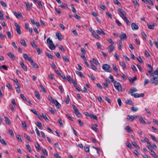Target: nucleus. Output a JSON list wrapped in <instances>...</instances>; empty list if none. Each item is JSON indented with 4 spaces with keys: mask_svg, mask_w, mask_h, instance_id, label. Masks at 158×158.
<instances>
[{
    "mask_svg": "<svg viewBox=\"0 0 158 158\" xmlns=\"http://www.w3.org/2000/svg\"><path fill=\"white\" fill-rule=\"evenodd\" d=\"M126 145L130 149H131L132 148V146L129 141L127 142L126 143Z\"/></svg>",
    "mask_w": 158,
    "mask_h": 158,
    "instance_id": "72a5a7b5",
    "label": "nucleus"
},
{
    "mask_svg": "<svg viewBox=\"0 0 158 158\" xmlns=\"http://www.w3.org/2000/svg\"><path fill=\"white\" fill-rule=\"evenodd\" d=\"M53 103H54L56 106L58 108H60L61 107L60 104L56 100H55V101Z\"/></svg>",
    "mask_w": 158,
    "mask_h": 158,
    "instance_id": "6ab92c4d",
    "label": "nucleus"
},
{
    "mask_svg": "<svg viewBox=\"0 0 158 158\" xmlns=\"http://www.w3.org/2000/svg\"><path fill=\"white\" fill-rule=\"evenodd\" d=\"M14 15H15L17 18H18L19 17H20L22 18L23 17V15L20 13L19 14H18L16 12H14Z\"/></svg>",
    "mask_w": 158,
    "mask_h": 158,
    "instance_id": "b1692460",
    "label": "nucleus"
},
{
    "mask_svg": "<svg viewBox=\"0 0 158 158\" xmlns=\"http://www.w3.org/2000/svg\"><path fill=\"white\" fill-rule=\"evenodd\" d=\"M40 88H41L42 91L44 93H46V90L44 88L42 85L41 84H40Z\"/></svg>",
    "mask_w": 158,
    "mask_h": 158,
    "instance_id": "c9c22d12",
    "label": "nucleus"
},
{
    "mask_svg": "<svg viewBox=\"0 0 158 158\" xmlns=\"http://www.w3.org/2000/svg\"><path fill=\"white\" fill-rule=\"evenodd\" d=\"M35 97L39 99H40V94L38 91H36L35 92Z\"/></svg>",
    "mask_w": 158,
    "mask_h": 158,
    "instance_id": "4be33fe9",
    "label": "nucleus"
},
{
    "mask_svg": "<svg viewBox=\"0 0 158 158\" xmlns=\"http://www.w3.org/2000/svg\"><path fill=\"white\" fill-rule=\"evenodd\" d=\"M23 56L25 60H28L30 62H33V60L31 57L28 56L27 54L23 53Z\"/></svg>",
    "mask_w": 158,
    "mask_h": 158,
    "instance_id": "39448f33",
    "label": "nucleus"
},
{
    "mask_svg": "<svg viewBox=\"0 0 158 158\" xmlns=\"http://www.w3.org/2000/svg\"><path fill=\"white\" fill-rule=\"evenodd\" d=\"M151 82L155 85L158 84V77H153L150 80Z\"/></svg>",
    "mask_w": 158,
    "mask_h": 158,
    "instance_id": "20e7f679",
    "label": "nucleus"
},
{
    "mask_svg": "<svg viewBox=\"0 0 158 158\" xmlns=\"http://www.w3.org/2000/svg\"><path fill=\"white\" fill-rule=\"evenodd\" d=\"M16 138H17V139L19 141H20L21 142H22V140L21 138V137H20V135H17L16 136Z\"/></svg>",
    "mask_w": 158,
    "mask_h": 158,
    "instance_id": "13d9d810",
    "label": "nucleus"
},
{
    "mask_svg": "<svg viewBox=\"0 0 158 158\" xmlns=\"http://www.w3.org/2000/svg\"><path fill=\"white\" fill-rule=\"evenodd\" d=\"M19 64L22 68L24 70V71H27V69L26 66L25 65L24 63L23 62L20 61L19 63Z\"/></svg>",
    "mask_w": 158,
    "mask_h": 158,
    "instance_id": "ddd939ff",
    "label": "nucleus"
},
{
    "mask_svg": "<svg viewBox=\"0 0 158 158\" xmlns=\"http://www.w3.org/2000/svg\"><path fill=\"white\" fill-rule=\"evenodd\" d=\"M136 77H135L133 78H131L129 79L131 83H133L134 81L136 80Z\"/></svg>",
    "mask_w": 158,
    "mask_h": 158,
    "instance_id": "338daca9",
    "label": "nucleus"
},
{
    "mask_svg": "<svg viewBox=\"0 0 158 158\" xmlns=\"http://www.w3.org/2000/svg\"><path fill=\"white\" fill-rule=\"evenodd\" d=\"M132 144L133 145V146L136 149H139L140 148V147L139 146H138L136 144V143L135 141L132 142Z\"/></svg>",
    "mask_w": 158,
    "mask_h": 158,
    "instance_id": "aec40b11",
    "label": "nucleus"
},
{
    "mask_svg": "<svg viewBox=\"0 0 158 158\" xmlns=\"http://www.w3.org/2000/svg\"><path fill=\"white\" fill-rule=\"evenodd\" d=\"M21 98L24 101H26L27 99L24 97L23 94H21L20 95Z\"/></svg>",
    "mask_w": 158,
    "mask_h": 158,
    "instance_id": "e2e57ef3",
    "label": "nucleus"
},
{
    "mask_svg": "<svg viewBox=\"0 0 158 158\" xmlns=\"http://www.w3.org/2000/svg\"><path fill=\"white\" fill-rule=\"evenodd\" d=\"M15 88L16 89V92L19 94L20 93V85L17 86V87H15Z\"/></svg>",
    "mask_w": 158,
    "mask_h": 158,
    "instance_id": "a18cd8bd",
    "label": "nucleus"
},
{
    "mask_svg": "<svg viewBox=\"0 0 158 158\" xmlns=\"http://www.w3.org/2000/svg\"><path fill=\"white\" fill-rule=\"evenodd\" d=\"M37 4H38V7L39 9H42L43 8V6L42 5V4H41V1H38L37 2Z\"/></svg>",
    "mask_w": 158,
    "mask_h": 158,
    "instance_id": "2f4dec72",
    "label": "nucleus"
},
{
    "mask_svg": "<svg viewBox=\"0 0 158 158\" xmlns=\"http://www.w3.org/2000/svg\"><path fill=\"white\" fill-rule=\"evenodd\" d=\"M24 4H25L26 6L27 9L28 10H29L31 8V7L30 6V4L27 2H25Z\"/></svg>",
    "mask_w": 158,
    "mask_h": 158,
    "instance_id": "393cba45",
    "label": "nucleus"
},
{
    "mask_svg": "<svg viewBox=\"0 0 158 158\" xmlns=\"http://www.w3.org/2000/svg\"><path fill=\"white\" fill-rule=\"evenodd\" d=\"M131 95L132 96H133L135 98L143 97L144 96V94L143 93H141L140 94H139L138 93H136L131 94Z\"/></svg>",
    "mask_w": 158,
    "mask_h": 158,
    "instance_id": "6e6552de",
    "label": "nucleus"
},
{
    "mask_svg": "<svg viewBox=\"0 0 158 158\" xmlns=\"http://www.w3.org/2000/svg\"><path fill=\"white\" fill-rule=\"evenodd\" d=\"M47 42V43L49 45L50 44H52L53 43L52 41V40H51L49 38H48Z\"/></svg>",
    "mask_w": 158,
    "mask_h": 158,
    "instance_id": "c03bdc74",
    "label": "nucleus"
},
{
    "mask_svg": "<svg viewBox=\"0 0 158 158\" xmlns=\"http://www.w3.org/2000/svg\"><path fill=\"white\" fill-rule=\"evenodd\" d=\"M26 146L27 148V150H28V151L30 152H31V148L29 144H28L26 143Z\"/></svg>",
    "mask_w": 158,
    "mask_h": 158,
    "instance_id": "f704fd0d",
    "label": "nucleus"
},
{
    "mask_svg": "<svg viewBox=\"0 0 158 158\" xmlns=\"http://www.w3.org/2000/svg\"><path fill=\"white\" fill-rule=\"evenodd\" d=\"M31 44L32 46L36 48H37V45L33 41H31Z\"/></svg>",
    "mask_w": 158,
    "mask_h": 158,
    "instance_id": "37998d69",
    "label": "nucleus"
},
{
    "mask_svg": "<svg viewBox=\"0 0 158 158\" xmlns=\"http://www.w3.org/2000/svg\"><path fill=\"white\" fill-rule=\"evenodd\" d=\"M120 39V41L125 40L127 38L126 34L125 33H122L119 36Z\"/></svg>",
    "mask_w": 158,
    "mask_h": 158,
    "instance_id": "0eeeda50",
    "label": "nucleus"
},
{
    "mask_svg": "<svg viewBox=\"0 0 158 158\" xmlns=\"http://www.w3.org/2000/svg\"><path fill=\"white\" fill-rule=\"evenodd\" d=\"M0 2L1 4L2 5V6H3V7H7V6L6 4L4 2H3L2 1H1Z\"/></svg>",
    "mask_w": 158,
    "mask_h": 158,
    "instance_id": "bf43d9fd",
    "label": "nucleus"
},
{
    "mask_svg": "<svg viewBox=\"0 0 158 158\" xmlns=\"http://www.w3.org/2000/svg\"><path fill=\"white\" fill-rule=\"evenodd\" d=\"M125 130L128 133H130L132 132V130L131 127L129 125L127 126L124 128Z\"/></svg>",
    "mask_w": 158,
    "mask_h": 158,
    "instance_id": "f8f14e48",
    "label": "nucleus"
},
{
    "mask_svg": "<svg viewBox=\"0 0 158 158\" xmlns=\"http://www.w3.org/2000/svg\"><path fill=\"white\" fill-rule=\"evenodd\" d=\"M155 25L156 26V24H148V28L149 29H153L154 28V25Z\"/></svg>",
    "mask_w": 158,
    "mask_h": 158,
    "instance_id": "cd10ccee",
    "label": "nucleus"
},
{
    "mask_svg": "<svg viewBox=\"0 0 158 158\" xmlns=\"http://www.w3.org/2000/svg\"><path fill=\"white\" fill-rule=\"evenodd\" d=\"M102 69L107 72H111V68L110 65L106 64H103L102 66Z\"/></svg>",
    "mask_w": 158,
    "mask_h": 158,
    "instance_id": "f257e3e1",
    "label": "nucleus"
},
{
    "mask_svg": "<svg viewBox=\"0 0 158 158\" xmlns=\"http://www.w3.org/2000/svg\"><path fill=\"white\" fill-rule=\"evenodd\" d=\"M56 36L59 40H61L62 39V38H61V35L60 33H56Z\"/></svg>",
    "mask_w": 158,
    "mask_h": 158,
    "instance_id": "bb28decb",
    "label": "nucleus"
},
{
    "mask_svg": "<svg viewBox=\"0 0 158 158\" xmlns=\"http://www.w3.org/2000/svg\"><path fill=\"white\" fill-rule=\"evenodd\" d=\"M90 117L96 120L97 119V117L96 115H95L93 114H90Z\"/></svg>",
    "mask_w": 158,
    "mask_h": 158,
    "instance_id": "4d7b16f0",
    "label": "nucleus"
},
{
    "mask_svg": "<svg viewBox=\"0 0 158 158\" xmlns=\"http://www.w3.org/2000/svg\"><path fill=\"white\" fill-rule=\"evenodd\" d=\"M99 34V35H101V34H103V35H105V33L102 30H97L96 31Z\"/></svg>",
    "mask_w": 158,
    "mask_h": 158,
    "instance_id": "5701e85b",
    "label": "nucleus"
},
{
    "mask_svg": "<svg viewBox=\"0 0 158 158\" xmlns=\"http://www.w3.org/2000/svg\"><path fill=\"white\" fill-rule=\"evenodd\" d=\"M137 117L138 116L136 115H128L127 117V118L131 121H133L134 119L137 118Z\"/></svg>",
    "mask_w": 158,
    "mask_h": 158,
    "instance_id": "1a4fd4ad",
    "label": "nucleus"
},
{
    "mask_svg": "<svg viewBox=\"0 0 158 158\" xmlns=\"http://www.w3.org/2000/svg\"><path fill=\"white\" fill-rule=\"evenodd\" d=\"M35 146L36 147V148L38 149V150H40L41 149V147L40 146V145L37 142L35 144Z\"/></svg>",
    "mask_w": 158,
    "mask_h": 158,
    "instance_id": "58836bf2",
    "label": "nucleus"
},
{
    "mask_svg": "<svg viewBox=\"0 0 158 158\" xmlns=\"http://www.w3.org/2000/svg\"><path fill=\"white\" fill-rule=\"evenodd\" d=\"M7 55L11 58L12 60H14L15 58V55L10 52H9L7 53Z\"/></svg>",
    "mask_w": 158,
    "mask_h": 158,
    "instance_id": "dca6fc26",
    "label": "nucleus"
},
{
    "mask_svg": "<svg viewBox=\"0 0 158 158\" xmlns=\"http://www.w3.org/2000/svg\"><path fill=\"white\" fill-rule=\"evenodd\" d=\"M118 48L119 50H121L122 48H123V44L121 41L118 44Z\"/></svg>",
    "mask_w": 158,
    "mask_h": 158,
    "instance_id": "412c9836",
    "label": "nucleus"
},
{
    "mask_svg": "<svg viewBox=\"0 0 158 158\" xmlns=\"http://www.w3.org/2000/svg\"><path fill=\"white\" fill-rule=\"evenodd\" d=\"M8 133L10 135L12 136H14V135L13 133V132L12 130L9 129L8 130Z\"/></svg>",
    "mask_w": 158,
    "mask_h": 158,
    "instance_id": "3c124183",
    "label": "nucleus"
},
{
    "mask_svg": "<svg viewBox=\"0 0 158 158\" xmlns=\"http://www.w3.org/2000/svg\"><path fill=\"white\" fill-rule=\"evenodd\" d=\"M89 77L91 78L93 81H94L95 79V78L92 74H90L88 75Z\"/></svg>",
    "mask_w": 158,
    "mask_h": 158,
    "instance_id": "09e8293b",
    "label": "nucleus"
},
{
    "mask_svg": "<svg viewBox=\"0 0 158 158\" xmlns=\"http://www.w3.org/2000/svg\"><path fill=\"white\" fill-rule=\"evenodd\" d=\"M72 106L73 107V110H74V113L76 114V116H77L78 117H80L81 116V114L79 111L78 109L77 108V107L76 106L73 105H72Z\"/></svg>",
    "mask_w": 158,
    "mask_h": 158,
    "instance_id": "f03ea898",
    "label": "nucleus"
},
{
    "mask_svg": "<svg viewBox=\"0 0 158 158\" xmlns=\"http://www.w3.org/2000/svg\"><path fill=\"white\" fill-rule=\"evenodd\" d=\"M112 67L113 69L116 72H117L118 71V69H117V67L116 65H115L114 64L112 65Z\"/></svg>",
    "mask_w": 158,
    "mask_h": 158,
    "instance_id": "0e129e2a",
    "label": "nucleus"
},
{
    "mask_svg": "<svg viewBox=\"0 0 158 158\" xmlns=\"http://www.w3.org/2000/svg\"><path fill=\"white\" fill-rule=\"evenodd\" d=\"M60 6L62 8H66L68 7L67 5L64 3L60 5Z\"/></svg>",
    "mask_w": 158,
    "mask_h": 158,
    "instance_id": "e433bc0d",
    "label": "nucleus"
},
{
    "mask_svg": "<svg viewBox=\"0 0 158 158\" xmlns=\"http://www.w3.org/2000/svg\"><path fill=\"white\" fill-rule=\"evenodd\" d=\"M76 73L80 76L82 78H84V75L82 74V73L81 72H79L77 71H75Z\"/></svg>",
    "mask_w": 158,
    "mask_h": 158,
    "instance_id": "a211bd4d",
    "label": "nucleus"
},
{
    "mask_svg": "<svg viewBox=\"0 0 158 158\" xmlns=\"http://www.w3.org/2000/svg\"><path fill=\"white\" fill-rule=\"evenodd\" d=\"M20 43L21 44L24 46H26L27 45L26 44L25 42V41L23 39H22L20 40Z\"/></svg>",
    "mask_w": 158,
    "mask_h": 158,
    "instance_id": "7c9ffc66",
    "label": "nucleus"
},
{
    "mask_svg": "<svg viewBox=\"0 0 158 158\" xmlns=\"http://www.w3.org/2000/svg\"><path fill=\"white\" fill-rule=\"evenodd\" d=\"M0 141L1 142V143L3 144H4V145H6L7 144L6 143L3 139H0Z\"/></svg>",
    "mask_w": 158,
    "mask_h": 158,
    "instance_id": "8fccbe9b",
    "label": "nucleus"
},
{
    "mask_svg": "<svg viewBox=\"0 0 158 158\" xmlns=\"http://www.w3.org/2000/svg\"><path fill=\"white\" fill-rule=\"evenodd\" d=\"M15 25L16 27V30L19 35L21 34V31L20 29V26L17 23H15Z\"/></svg>",
    "mask_w": 158,
    "mask_h": 158,
    "instance_id": "423d86ee",
    "label": "nucleus"
},
{
    "mask_svg": "<svg viewBox=\"0 0 158 158\" xmlns=\"http://www.w3.org/2000/svg\"><path fill=\"white\" fill-rule=\"evenodd\" d=\"M123 20L126 22L127 25H129L130 24V22L127 18Z\"/></svg>",
    "mask_w": 158,
    "mask_h": 158,
    "instance_id": "49530a36",
    "label": "nucleus"
},
{
    "mask_svg": "<svg viewBox=\"0 0 158 158\" xmlns=\"http://www.w3.org/2000/svg\"><path fill=\"white\" fill-rule=\"evenodd\" d=\"M5 121L6 123L10 125V122L9 118L6 117H5Z\"/></svg>",
    "mask_w": 158,
    "mask_h": 158,
    "instance_id": "473e14b6",
    "label": "nucleus"
},
{
    "mask_svg": "<svg viewBox=\"0 0 158 158\" xmlns=\"http://www.w3.org/2000/svg\"><path fill=\"white\" fill-rule=\"evenodd\" d=\"M46 55L49 58L51 59H53V56L50 53H46Z\"/></svg>",
    "mask_w": 158,
    "mask_h": 158,
    "instance_id": "603ef678",
    "label": "nucleus"
},
{
    "mask_svg": "<svg viewBox=\"0 0 158 158\" xmlns=\"http://www.w3.org/2000/svg\"><path fill=\"white\" fill-rule=\"evenodd\" d=\"M30 63L31 64V65L33 68H35L36 69H38L39 68V66L37 65V64L36 63L34 62L33 61V62Z\"/></svg>",
    "mask_w": 158,
    "mask_h": 158,
    "instance_id": "4468645a",
    "label": "nucleus"
},
{
    "mask_svg": "<svg viewBox=\"0 0 158 158\" xmlns=\"http://www.w3.org/2000/svg\"><path fill=\"white\" fill-rule=\"evenodd\" d=\"M119 63H120V65L121 66H122L123 68H126V65L124 62L123 61L120 62Z\"/></svg>",
    "mask_w": 158,
    "mask_h": 158,
    "instance_id": "a19ab883",
    "label": "nucleus"
},
{
    "mask_svg": "<svg viewBox=\"0 0 158 158\" xmlns=\"http://www.w3.org/2000/svg\"><path fill=\"white\" fill-rule=\"evenodd\" d=\"M139 120L142 123H143L144 124H146V122L143 119L142 117L141 116H139Z\"/></svg>",
    "mask_w": 158,
    "mask_h": 158,
    "instance_id": "ea45409f",
    "label": "nucleus"
},
{
    "mask_svg": "<svg viewBox=\"0 0 158 158\" xmlns=\"http://www.w3.org/2000/svg\"><path fill=\"white\" fill-rule=\"evenodd\" d=\"M118 11L120 13V15L127 14L126 12L123 9H119L118 10Z\"/></svg>",
    "mask_w": 158,
    "mask_h": 158,
    "instance_id": "f3484780",
    "label": "nucleus"
},
{
    "mask_svg": "<svg viewBox=\"0 0 158 158\" xmlns=\"http://www.w3.org/2000/svg\"><path fill=\"white\" fill-rule=\"evenodd\" d=\"M24 137L27 140H28L29 141L31 142V140L30 139V138L29 136L26 134H24Z\"/></svg>",
    "mask_w": 158,
    "mask_h": 158,
    "instance_id": "c85d7f7f",
    "label": "nucleus"
},
{
    "mask_svg": "<svg viewBox=\"0 0 158 158\" xmlns=\"http://www.w3.org/2000/svg\"><path fill=\"white\" fill-rule=\"evenodd\" d=\"M150 153L155 158L156 157H157V156L156 155V154L155 153V152L154 151H151V152Z\"/></svg>",
    "mask_w": 158,
    "mask_h": 158,
    "instance_id": "6e6d98bb",
    "label": "nucleus"
},
{
    "mask_svg": "<svg viewBox=\"0 0 158 158\" xmlns=\"http://www.w3.org/2000/svg\"><path fill=\"white\" fill-rule=\"evenodd\" d=\"M114 86L115 89L118 91H122V86L119 82H117L116 81L114 83Z\"/></svg>",
    "mask_w": 158,
    "mask_h": 158,
    "instance_id": "7ed1b4c3",
    "label": "nucleus"
},
{
    "mask_svg": "<svg viewBox=\"0 0 158 158\" xmlns=\"http://www.w3.org/2000/svg\"><path fill=\"white\" fill-rule=\"evenodd\" d=\"M131 28L133 30H137L139 29V26L135 23H133L131 24Z\"/></svg>",
    "mask_w": 158,
    "mask_h": 158,
    "instance_id": "9b49d317",
    "label": "nucleus"
},
{
    "mask_svg": "<svg viewBox=\"0 0 158 158\" xmlns=\"http://www.w3.org/2000/svg\"><path fill=\"white\" fill-rule=\"evenodd\" d=\"M90 66L92 69L94 70L95 71L97 70V68L94 65H93V64H91Z\"/></svg>",
    "mask_w": 158,
    "mask_h": 158,
    "instance_id": "864d4df0",
    "label": "nucleus"
},
{
    "mask_svg": "<svg viewBox=\"0 0 158 158\" xmlns=\"http://www.w3.org/2000/svg\"><path fill=\"white\" fill-rule=\"evenodd\" d=\"M66 116L67 118H68L70 121H73L72 118L71 116H70L69 114H66Z\"/></svg>",
    "mask_w": 158,
    "mask_h": 158,
    "instance_id": "69168bd1",
    "label": "nucleus"
},
{
    "mask_svg": "<svg viewBox=\"0 0 158 158\" xmlns=\"http://www.w3.org/2000/svg\"><path fill=\"white\" fill-rule=\"evenodd\" d=\"M149 82V80L148 79L145 78L144 79V85L145 86L147 84H148Z\"/></svg>",
    "mask_w": 158,
    "mask_h": 158,
    "instance_id": "5fc2aeb1",
    "label": "nucleus"
},
{
    "mask_svg": "<svg viewBox=\"0 0 158 158\" xmlns=\"http://www.w3.org/2000/svg\"><path fill=\"white\" fill-rule=\"evenodd\" d=\"M89 146L88 145H87L85 147V150L86 152H89Z\"/></svg>",
    "mask_w": 158,
    "mask_h": 158,
    "instance_id": "774afa93",
    "label": "nucleus"
},
{
    "mask_svg": "<svg viewBox=\"0 0 158 158\" xmlns=\"http://www.w3.org/2000/svg\"><path fill=\"white\" fill-rule=\"evenodd\" d=\"M49 48L52 50H54L56 48V47L54 44L53 43L49 44Z\"/></svg>",
    "mask_w": 158,
    "mask_h": 158,
    "instance_id": "a878e982",
    "label": "nucleus"
},
{
    "mask_svg": "<svg viewBox=\"0 0 158 158\" xmlns=\"http://www.w3.org/2000/svg\"><path fill=\"white\" fill-rule=\"evenodd\" d=\"M93 61L96 65L99 64V63L98 61L96 60L95 58H94L93 59Z\"/></svg>",
    "mask_w": 158,
    "mask_h": 158,
    "instance_id": "052dcab7",
    "label": "nucleus"
},
{
    "mask_svg": "<svg viewBox=\"0 0 158 158\" xmlns=\"http://www.w3.org/2000/svg\"><path fill=\"white\" fill-rule=\"evenodd\" d=\"M150 136L151 138L155 142H157L158 140H157L155 136L154 135H150Z\"/></svg>",
    "mask_w": 158,
    "mask_h": 158,
    "instance_id": "de8ad7c7",
    "label": "nucleus"
},
{
    "mask_svg": "<svg viewBox=\"0 0 158 158\" xmlns=\"http://www.w3.org/2000/svg\"><path fill=\"white\" fill-rule=\"evenodd\" d=\"M138 90L136 89L135 88H133L131 89H130V91L129 92V94H133V93L136 92Z\"/></svg>",
    "mask_w": 158,
    "mask_h": 158,
    "instance_id": "2eb2a0df",
    "label": "nucleus"
},
{
    "mask_svg": "<svg viewBox=\"0 0 158 158\" xmlns=\"http://www.w3.org/2000/svg\"><path fill=\"white\" fill-rule=\"evenodd\" d=\"M126 103L127 104L131 105H133L134 104L133 102L131 100H127L126 101Z\"/></svg>",
    "mask_w": 158,
    "mask_h": 158,
    "instance_id": "c756f323",
    "label": "nucleus"
},
{
    "mask_svg": "<svg viewBox=\"0 0 158 158\" xmlns=\"http://www.w3.org/2000/svg\"><path fill=\"white\" fill-rule=\"evenodd\" d=\"M108 52L111 53L114 50L115 47L112 45L109 46L107 47Z\"/></svg>",
    "mask_w": 158,
    "mask_h": 158,
    "instance_id": "9d476101",
    "label": "nucleus"
},
{
    "mask_svg": "<svg viewBox=\"0 0 158 158\" xmlns=\"http://www.w3.org/2000/svg\"><path fill=\"white\" fill-rule=\"evenodd\" d=\"M92 34L93 35V36L95 38H96L97 39H98L99 38V37L98 35H97V34H96L95 32L94 31H93Z\"/></svg>",
    "mask_w": 158,
    "mask_h": 158,
    "instance_id": "4c0bfd02",
    "label": "nucleus"
},
{
    "mask_svg": "<svg viewBox=\"0 0 158 158\" xmlns=\"http://www.w3.org/2000/svg\"><path fill=\"white\" fill-rule=\"evenodd\" d=\"M58 48L62 51V52H64V51H65L64 49V48L61 45H60L58 47Z\"/></svg>",
    "mask_w": 158,
    "mask_h": 158,
    "instance_id": "680f3d73",
    "label": "nucleus"
},
{
    "mask_svg": "<svg viewBox=\"0 0 158 158\" xmlns=\"http://www.w3.org/2000/svg\"><path fill=\"white\" fill-rule=\"evenodd\" d=\"M109 78L111 80V82L114 83L116 82V81H114V79L113 76L112 75H110L109 76Z\"/></svg>",
    "mask_w": 158,
    "mask_h": 158,
    "instance_id": "79ce46f5",
    "label": "nucleus"
}]
</instances>
